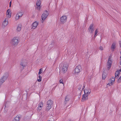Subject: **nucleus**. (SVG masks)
<instances>
[{
	"mask_svg": "<svg viewBox=\"0 0 121 121\" xmlns=\"http://www.w3.org/2000/svg\"><path fill=\"white\" fill-rule=\"evenodd\" d=\"M84 94L82 96V101H84L87 100L88 99V95L91 92V90L89 89H84Z\"/></svg>",
	"mask_w": 121,
	"mask_h": 121,
	"instance_id": "obj_1",
	"label": "nucleus"
},
{
	"mask_svg": "<svg viewBox=\"0 0 121 121\" xmlns=\"http://www.w3.org/2000/svg\"><path fill=\"white\" fill-rule=\"evenodd\" d=\"M53 102L51 100H49L47 102L46 105V110L48 111L50 109L53 105Z\"/></svg>",
	"mask_w": 121,
	"mask_h": 121,
	"instance_id": "obj_2",
	"label": "nucleus"
},
{
	"mask_svg": "<svg viewBox=\"0 0 121 121\" xmlns=\"http://www.w3.org/2000/svg\"><path fill=\"white\" fill-rule=\"evenodd\" d=\"M19 42V41L18 38L17 37H15L12 39L11 43L13 45L16 46L18 44Z\"/></svg>",
	"mask_w": 121,
	"mask_h": 121,
	"instance_id": "obj_3",
	"label": "nucleus"
},
{
	"mask_svg": "<svg viewBox=\"0 0 121 121\" xmlns=\"http://www.w3.org/2000/svg\"><path fill=\"white\" fill-rule=\"evenodd\" d=\"M110 58L111 57L110 56H109L108 58V60L107 61L106 66L107 69L108 70H110L111 67L112 63V60Z\"/></svg>",
	"mask_w": 121,
	"mask_h": 121,
	"instance_id": "obj_4",
	"label": "nucleus"
},
{
	"mask_svg": "<svg viewBox=\"0 0 121 121\" xmlns=\"http://www.w3.org/2000/svg\"><path fill=\"white\" fill-rule=\"evenodd\" d=\"M82 69L81 66L80 65L77 66L75 69V73H78L80 72Z\"/></svg>",
	"mask_w": 121,
	"mask_h": 121,
	"instance_id": "obj_5",
	"label": "nucleus"
},
{
	"mask_svg": "<svg viewBox=\"0 0 121 121\" xmlns=\"http://www.w3.org/2000/svg\"><path fill=\"white\" fill-rule=\"evenodd\" d=\"M68 68L67 65L66 64H64L62 67V72L64 73L66 72L67 71Z\"/></svg>",
	"mask_w": 121,
	"mask_h": 121,
	"instance_id": "obj_6",
	"label": "nucleus"
},
{
	"mask_svg": "<svg viewBox=\"0 0 121 121\" xmlns=\"http://www.w3.org/2000/svg\"><path fill=\"white\" fill-rule=\"evenodd\" d=\"M67 17L66 16H62L60 18V21L63 23V24L66 22L67 20Z\"/></svg>",
	"mask_w": 121,
	"mask_h": 121,
	"instance_id": "obj_7",
	"label": "nucleus"
},
{
	"mask_svg": "<svg viewBox=\"0 0 121 121\" xmlns=\"http://www.w3.org/2000/svg\"><path fill=\"white\" fill-rule=\"evenodd\" d=\"M93 24H91L90 25L88 28V30L91 33H92L94 30V29L93 27Z\"/></svg>",
	"mask_w": 121,
	"mask_h": 121,
	"instance_id": "obj_8",
	"label": "nucleus"
},
{
	"mask_svg": "<svg viewBox=\"0 0 121 121\" xmlns=\"http://www.w3.org/2000/svg\"><path fill=\"white\" fill-rule=\"evenodd\" d=\"M7 77L5 76H3L1 78L0 80V84H2L6 80Z\"/></svg>",
	"mask_w": 121,
	"mask_h": 121,
	"instance_id": "obj_9",
	"label": "nucleus"
},
{
	"mask_svg": "<svg viewBox=\"0 0 121 121\" xmlns=\"http://www.w3.org/2000/svg\"><path fill=\"white\" fill-rule=\"evenodd\" d=\"M8 22L7 18H6L3 22L2 26L4 27L5 26L8 25Z\"/></svg>",
	"mask_w": 121,
	"mask_h": 121,
	"instance_id": "obj_10",
	"label": "nucleus"
},
{
	"mask_svg": "<svg viewBox=\"0 0 121 121\" xmlns=\"http://www.w3.org/2000/svg\"><path fill=\"white\" fill-rule=\"evenodd\" d=\"M38 23L36 22H35L32 24V28L33 29H35L37 27Z\"/></svg>",
	"mask_w": 121,
	"mask_h": 121,
	"instance_id": "obj_11",
	"label": "nucleus"
},
{
	"mask_svg": "<svg viewBox=\"0 0 121 121\" xmlns=\"http://www.w3.org/2000/svg\"><path fill=\"white\" fill-rule=\"evenodd\" d=\"M115 48V43H113L111 47V49L112 51H113Z\"/></svg>",
	"mask_w": 121,
	"mask_h": 121,
	"instance_id": "obj_12",
	"label": "nucleus"
},
{
	"mask_svg": "<svg viewBox=\"0 0 121 121\" xmlns=\"http://www.w3.org/2000/svg\"><path fill=\"white\" fill-rule=\"evenodd\" d=\"M22 27V25L21 24H20L18 25L17 27V30L18 31H20Z\"/></svg>",
	"mask_w": 121,
	"mask_h": 121,
	"instance_id": "obj_13",
	"label": "nucleus"
},
{
	"mask_svg": "<svg viewBox=\"0 0 121 121\" xmlns=\"http://www.w3.org/2000/svg\"><path fill=\"white\" fill-rule=\"evenodd\" d=\"M107 74L104 72H103L102 75V78L104 80L107 77Z\"/></svg>",
	"mask_w": 121,
	"mask_h": 121,
	"instance_id": "obj_14",
	"label": "nucleus"
},
{
	"mask_svg": "<svg viewBox=\"0 0 121 121\" xmlns=\"http://www.w3.org/2000/svg\"><path fill=\"white\" fill-rule=\"evenodd\" d=\"M20 65L22 67L23 69L24 67H25L26 64L24 61H22L21 62Z\"/></svg>",
	"mask_w": 121,
	"mask_h": 121,
	"instance_id": "obj_15",
	"label": "nucleus"
},
{
	"mask_svg": "<svg viewBox=\"0 0 121 121\" xmlns=\"http://www.w3.org/2000/svg\"><path fill=\"white\" fill-rule=\"evenodd\" d=\"M19 117L18 116H17L14 118L13 121H19Z\"/></svg>",
	"mask_w": 121,
	"mask_h": 121,
	"instance_id": "obj_16",
	"label": "nucleus"
},
{
	"mask_svg": "<svg viewBox=\"0 0 121 121\" xmlns=\"http://www.w3.org/2000/svg\"><path fill=\"white\" fill-rule=\"evenodd\" d=\"M108 83L107 84V85H109V86L112 85L113 83H114L112 82V81L111 80V78L108 80Z\"/></svg>",
	"mask_w": 121,
	"mask_h": 121,
	"instance_id": "obj_17",
	"label": "nucleus"
},
{
	"mask_svg": "<svg viewBox=\"0 0 121 121\" xmlns=\"http://www.w3.org/2000/svg\"><path fill=\"white\" fill-rule=\"evenodd\" d=\"M41 4V0H37L36 2V6H40Z\"/></svg>",
	"mask_w": 121,
	"mask_h": 121,
	"instance_id": "obj_18",
	"label": "nucleus"
},
{
	"mask_svg": "<svg viewBox=\"0 0 121 121\" xmlns=\"http://www.w3.org/2000/svg\"><path fill=\"white\" fill-rule=\"evenodd\" d=\"M49 13V12L47 11V10H46L45 11L43 12V13L42 14V15H48V14Z\"/></svg>",
	"mask_w": 121,
	"mask_h": 121,
	"instance_id": "obj_19",
	"label": "nucleus"
},
{
	"mask_svg": "<svg viewBox=\"0 0 121 121\" xmlns=\"http://www.w3.org/2000/svg\"><path fill=\"white\" fill-rule=\"evenodd\" d=\"M48 16H42V22L43 23Z\"/></svg>",
	"mask_w": 121,
	"mask_h": 121,
	"instance_id": "obj_20",
	"label": "nucleus"
},
{
	"mask_svg": "<svg viewBox=\"0 0 121 121\" xmlns=\"http://www.w3.org/2000/svg\"><path fill=\"white\" fill-rule=\"evenodd\" d=\"M10 10L9 9L7 10L6 13V15H11V13L10 12Z\"/></svg>",
	"mask_w": 121,
	"mask_h": 121,
	"instance_id": "obj_21",
	"label": "nucleus"
},
{
	"mask_svg": "<svg viewBox=\"0 0 121 121\" xmlns=\"http://www.w3.org/2000/svg\"><path fill=\"white\" fill-rule=\"evenodd\" d=\"M24 14V12L23 11L21 10V11L19 12L16 15H23Z\"/></svg>",
	"mask_w": 121,
	"mask_h": 121,
	"instance_id": "obj_22",
	"label": "nucleus"
},
{
	"mask_svg": "<svg viewBox=\"0 0 121 121\" xmlns=\"http://www.w3.org/2000/svg\"><path fill=\"white\" fill-rule=\"evenodd\" d=\"M69 100V98L68 97V96H66L65 98V101L64 102L65 104H66V101H68Z\"/></svg>",
	"mask_w": 121,
	"mask_h": 121,
	"instance_id": "obj_23",
	"label": "nucleus"
},
{
	"mask_svg": "<svg viewBox=\"0 0 121 121\" xmlns=\"http://www.w3.org/2000/svg\"><path fill=\"white\" fill-rule=\"evenodd\" d=\"M118 73L119 72L117 71H116L115 73V78H117L119 77V75L118 74Z\"/></svg>",
	"mask_w": 121,
	"mask_h": 121,
	"instance_id": "obj_24",
	"label": "nucleus"
},
{
	"mask_svg": "<svg viewBox=\"0 0 121 121\" xmlns=\"http://www.w3.org/2000/svg\"><path fill=\"white\" fill-rule=\"evenodd\" d=\"M39 79H38L37 80L38 81L40 82H41V79L42 78V77L40 75H39Z\"/></svg>",
	"mask_w": 121,
	"mask_h": 121,
	"instance_id": "obj_25",
	"label": "nucleus"
},
{
	"mask_svg": "<svg viewBox=\"0 0 121 121\" xmlns=\"http://www.w3.org/2000/svg\"><path fill=\"white\" fill-rule=\"evenodd\" d=\"M40 6H35L36 9L38 10H40Z\"/></svg>",
	"mask_w": 121,
	"mask_h": 121,
	"instance_id": "obj_26",
	"label": "nucleus"
},
{
	"mask_svg": "<svg viewBox=\"0 0 121 121\" xmlns=\"http://www.w3.org/2000/svg\"><path fill=\"white\" fill-rule=\"evenodd\" d=\"M42 69L41 68V69H40L39 70V72L38 73V75H39L40 74H41L42 73Z\"/></svg>",
	"mask_w": 121,
	"mask_h": 121,
	"instance_id": "obj_27",
	"label": "nucleus"
},
{
	"mask_svg": "<svg viewBox=\"0 0 121 121\" xmlns=\"http://www.w3.org/2000/svg\"><path fill=\"white\" fill-rule=\"evenodd\" d=\"M115 78L114 77H112V78L111 79V80L112 81V82L113 83H114V81L115 80Z\"/></svg>",
	"mask_w": 121,
	"mask_h": 121,
	"instance_id": "obj_28",
	"label": "nucleus"
},
{
	"mask_svg": "<svg viewBox=\"0 0 121 121\" xmlns=\"http://www.w3.org/2000/svg\"><path fill=\"white\" fill-rule=\"evenodd\" d=\"M22 16H17L15 17V19L17 20H18V19H19L20 17H21Z\"/></svg>",
	"mask_w": 121,
	"mask_h": 121,
	"instance_id": "obj_29",
	"label": "nucleus"
},
{
	"mask_svg": "<svg viewBox=\"0 0 121 121\" xmlns=\"http://www.w3.org/2000/svg\"><path fill=\"white\" fill-rule=\"evenodd\" d=\"M42 106H41L39 105V106L38 107V110H39V111H40L41 109L42 108Z\"/></svg>",
	"mask_w": 121,
	"mask_h": 121,
	"instance_id": "obj_30",
	"label": "nucleus"
},
{
	"mask_svg": "<svg viewBox=\"0 0 121 121\" xmlns=\"http://www.w3.org/2000/svg\"><path fill=\"white\" fill-rule=\"evenodd\" d=\"M118 83H120L121 82V76L118 79Z\"/></svg>",
	"mask_w": 121,
	"mask_h": 121,
	"instance_id": "obj_31",
	"label": "nucleus"
},
{
	"mask_svg": "<svg viewBox=\"0 0 121 121\" xmlns=\"http://www.w3.org/2000/svg\"><path fill=\"white\" fill-rule=\"evenodd\" d=\"M43 103L42 102H41L39 104V105L41 106H43Z\"/></svg>",
	"mask_w": 121,
	"mask_h": 121,
	"instance_id": "obj_32",
	"label": "nucleus"
},
{
	"mask_svg": "<svg viewBox=\"0 0 121 121\" xmlns=\"http://www.w3.org/2000/svg\"><path fill=\"white\" fill-rule=\"evenodd\" d=\"M79 88H78V89L79 90H80L81 89V88L82 87V85H79Z\"/></svg>",
	"mask_w": 121,
	"mask_h": 121,
	"instance_id": "obj_33",
	"label": "nucleus"
},
{
	"mask_svg": "<svg viewBox=\"0 0 121 121\" xmlns=\"http://www.w3.org/2000/svg\"><path fill=\"white\" fill-rule=\"evenodd\" d=\"M59 82L60 83L64 84V83L63 82V80L62 79H61L60 80Z\"/></svg>",
	"mask_w": 121,
	"mask_h": 121,
	"instance_id": "obj_34",
	"label": "nucleus"
},
{
	"mask_svg": "<svg viewBox=\"0 0 121 121\" xmlns=\"http://www.w3.org/2000/svg\"><path fill=\"white\" fill-rule=\"evenodd\" d=\"M99 49L100 50H103V47H102V46H100L99 47Z\"/></svg>",
	"mask_w": 121,
	"mask_h": 121,
	"instance_id": "obj_35",
	"label": "nucleus"
},
{
	"mask_svg": "<svg viewBox=\"0 0 121 121\" xmlns=\"http://www.w3.org/2000/svg\"><path fill=\"white\" fill-rule=\"evenodd\" d=\"M98 31L97 30V29H96V30L95 31V35H96L97 33L98 32Z\"/></svg>",
	"mask_w": 121,
	"mask_h": 121,
	"instance_id": "obj_36",
	"label": "nucleus"
},
{
	"mask_svg": "<svg viewBox=\"0 0 121 121\" xmlns=\"http://www.w3.org/2000/svg\"><path fill=\"white\" fill-rule=\"evenodd\" d=\"M4 109H5V110L4 111V113H6L7 112L8 110L7 109L5 110V108H4Z\"/></svg>",
	"mask_w": 121,
	"mask_h": 121,
	"instance_id": "obj_37",
	"label": "nucleus"
},
{
	"mask_svg": "<svg viewBox=\"0 0 121 121\" xmlns=\"http://www.w3.org/2000/svg\"><path fill=\"white\" fill-rule=\"evenodd\" d=\"M11 4H12L11 1H10L9 2V7H11Z\"/></svg>",
	"mask_w": 121,
	"mask_h": 121,
	"instance_id": "obj_38",
	"label": "nucleus"
},
{
	"mask_svg": "<svg viewBox=\"0 0 121 121\" xmlns=\"http://www.w3.org/2000/svg\"><path fill=\"white\" fill-rule=\"evenodd\" d=\"M85 85H84V84H83V87H82V90H83L85 88Z\"/></svg>",
	"mask_w": 121,
	"mask_h": 121,
	"instance_id": "obj_39",
	"label": "nucleus"
},
{
	"mask_svg": "<svg viewBox=\"0 0 121 121\" xmlns=\"http://www.w3.org/2000/svg\"><path fill=\"white\" fill-rule=\"evenodd\" d=\"M119 45L120 47H121V41H119Z\"/></svg>",
	"mask_w": 121,
	"mask_h": 121,
	"instance_id": "obj_40",
	"label": "nucleus"
},
{
	"mask_svg": "<svg viewBox=\"0 0 121 121\" xmlns=\"http://www.w3.org/2000/svg\"><path fill=\"white\" fill-rule=\"evenodd\" d=\"M11 16H8V18H10L11 17Z\"/></svg>",
	"mask_w": 121,
	"mask_h": 121,
	"instance_id": "obj_41",
	"label": "nucleus"
},
{
	"mask_svg": "<svg viewBox=\"0 0 121 121\" xmlns=\"http://www.w3.org/2000/svg\"><path fill=\"white\" fill-rule=\"evenodd\" d=\"M67 121H73V120L71 119H69Z\"/></svg>",
	"mask_w": 121,
	"mask_h": 121,
	"instance_id": "obj_42",
	"label": "nucleus"
},
{
	"mask_svg": "<svg viewBox=\"0 0 121 121\" xmlns=\"http://www.w3.org/2000/svg\"><path fill=\"white\" fill-rule=\"evenodd\" d=\"M4 13H2V15H4Z\"/></svg>",
	"mask_w": 121,
	"mask_h": 121,
	"instance_id": "obj_43",
	"label": "nucleus"
},
{
	"mask_svg": "<svg viewBox=\"0 0 121 121\" xmlns=\"http://www.w3.org/2000/svg\"><path fill=\"white\" fill-rule=\"evenodd\" d=\"M96 35H95H95L94 36V37H96Z\"/></svg>",
	"mask_w": 121,
	"mask_h": 121,
	"instance_id": "obj_44",
	"label": "nucleus"
},
{
	"mask_svg": "<svg viewBox=\"0 0 121 121\" xmlns=\"http://www.w3.org/2000/svg\"><path fill=\"white\" fill-rule=\"evenodd\" d=\"M119 71L120 72H121V69H119Z\"/></svg>",
	"mask_w": 121,
	"mask_h": 121,
	"instance_id": "obj_45",
	"label": "nucleus"
},
{
	"mask_svg": "<svg viewBox=\"0 0 121 121\" xmlns=\"http://www.w3.org/2000/svg\"><path fill=\"white\" fill-rule=\"evenodd\" d=\"M120 64L121 65V61L120 62Z\"/></svg>",
	"mask_w": 121,
	"mask_h": 121,
	"instance_id": "obj_46",
	"label": "nucleus"
},
{
	"mask_svg": "<svg viewBox=\"0 0 121 121\" xmlns=\"http://www.w3.org/2000/svg\"><path fill=\"white\" fill-rule=\"evenodd\" d=\"M120 58L121 59V56H120ZM120 60H121V59H120Z\"/></svg>",
	"mask_w": 121,
	"mask_h": 121,
	"instance_id": "obj_47",
	"label": "nucleus"
},
{
	"mask_svg": "<svg viewBox=\"0 0 121 121\" xmlns=\"http://www.w3.org/2000/svg\"><path fill=\"white\" fill-rule=\"evenodd\" d=\"M120 53L121 54V51Z\"/></svg>",
	"mask_w": 121,
	"mask_h": 121,
	"instance_id": "obj_48",
	"label": "nucleus"
},
{
	"mask_svg": "<svg viewBox=\"0 0 121 121\" xmlns=\"http://www.w3.org/2000/svg\"><path fill=\"white\" fill-rule=\"evenodd\" d=\"M5 107H6V106H5Z\"/></svg>",
	"mask_w": 121,
	"mask_h": 121,
	"instance_id": "obj_49",
	"label": "nucleus"
}]
</instances>
